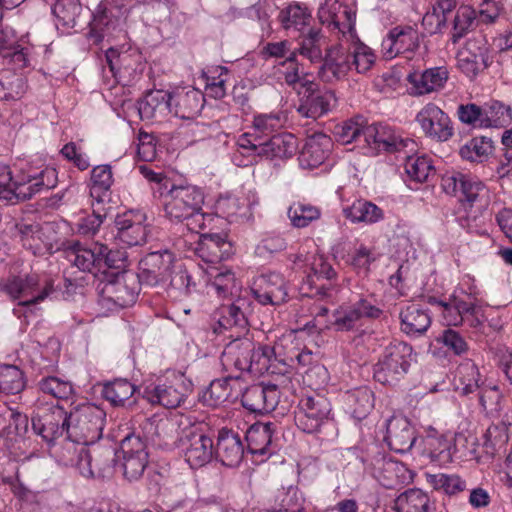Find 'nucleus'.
<instances>
[{
  "mask_svg": "<svg viewBox=\"0 0 512 512\" xmlns=\"http://www.w3.org/2000/svg\"><path fill=\"white\" fill-rule=\"evenodd\" d=\"M163 207L165 217L172 222H186L187 228L198 233L205 227V215L202 212L204 194L196 186L181 184L160 191L158 199Z\"/></svg>",
  "mask_w": 512,
  "mask_h": 512,
  "instance_id": "obj_1",
  "label": "nucleus"
},
{
  "mask_svg": "<svg viewBox=\"0 0 512 512\" xmlns=\"http://www.w3.org/2000/svg\"><path fill=\"white\" fill-rule=\"evenodd\" d=\"M273 350L268 346H256L248 337L230 341L222 351L220 361L228 372H249L255 376L275 373L272 365Z\"/></svg>",
  "mask_w": 512,
  "mask_h": 512,
  "instance_id": "obj_2",
  "label": "nucleus"
},
{
  "mask_svg": "<svg viewBox=\"0 0 512 512\" xmlns=\"http://www.w3.org/2000/svg\"><path fill=\"white\" fill-rule=\"evenodd\" d=\"M56 185V171L45 168L39 174H21L14 179L9 166L0 164V200L13 202L30 199L36 193Z\"/></svg>",
  "mask_w": 512,
  "mask_h": 512,
  "instance_id": "obj_3",
  "label": "nucleus"
},
{
  "mask_svg": "<svg viewBox=\"0 0 512 512\" xmlns=\"http://www.w3.org/2000/svg\"><path fill=\"white\" fill-rule=\"evenodd\" d=\"M106 413L94 404H83L69 413L67 438L74 444L89 446L102 437Z\"/></svg>",
  "mask_w": 512,
  "mask_h": 512,
  "instance_id": "obj_4",
  "label": "nucleus"
},
{
  "mask_svg": "<svg viewBox=\"0 0 512 512\" xmlns=\"http://www.w3.org/2000/svg\"><path fill=\"white\" fill-rule=\"evenodd\" d=\"M1 290L12 300H21L19 305L36 304L54 292V279L47 275L31 273L25 276L8 277Z\"/></svg>",
  "mask_w": 512,
  "mask_h": 512,
  "instance_id": "obj_5",
  "label": "nucleus"
},
{
  "mask_svg": "<svg viewBox=\"0 0 512 512\" xmlns=\"http://www.w3.org/2000/svg\"><path fill=\"white\" fill-rule=\"evenodd\" d=\"M413 349L410 345L394 341L382 351L374 367V378L382 384H394L408 372Z\"/></svg>",
  "mask_w": 512,
  "mask_h": 512,
  "instance_id": "obj_6",
  "label": "nucleus"
},
{
  "mask_svg": "<svg viewBox=\"0 0 512 512\" xmlns=\"http://www.w3.org/2000/svg\"><path fill=\"white\" fill-rule=\"evenodd\" d=\"M191 391V383L182 375L144 388L143 397L151 404L167 409L181 406Z\"/></svg>",
  "mask_w": 512,
  "mask_h": 512,
  "instance_id": "obj_7",
  "label": "nucleus"
},
{
  "mask_svg": "<svg viewBox=\"0 0 512 512\" xmlns=\"http://www.w3.org/2000/svg\"><path fill=\"white\" fill-rule=\"evenodd\" d=\"M331 406L320 394L304 395L295 411V424L305 433H316L328 419Z\"/></svg>",
  "mask_w": 512,
  "mask_h": 512,
  "instance_id": "obj_8",
  "label": "nucleus"
},
{
  "mask_svg": "<svg viewBox=\"0 0 512 512\" xmlns=\"http://www.w3.org/2000/svg\"><path fill=\"white\" fill-rule=\"evenodd\" d=\"M299 105L297 111L303 117L317 119L328 113L335 102L331 91H320L318 84L313 81H304L297 88Z\"/></svg>",
  "mask_w": 512,
  "mask_h": 512,
  "instance_id": "obj_9",
  "label": "nucleus"
},
{
  "mask_svg": "<svg viewBox=\"0 0 512 512\" xmlns=\"http://www.w3.org/2000/svg\"><path fill=\"white\" fill-rule=\"evenodd\" d=\"M415 121L425 136L440 142L453 136V126L449 116L436 104L428 103L416 114Z\"/></svg>",
  "mask_w": 512,
  "mask_h": 512,
  "instance_id": "obj_10",
  "label": "nucleus"
},
{
  "mask_svg": "<svg viewBox=\"0 0 512 512\" xmlns=\"http://www.w3.org/2000/svg\"><path fill=\"white\" fill-rule=\"evenodd\" d=\"M185 460L191 468H200L209 463L214 455V444L211 437L197 428L184 432L181 438Z\"/></svg>",
  "mask_w": 512,
  "mask_h": 512,
  "instance_id": "obj_11",
  "label": "nucleus"
},
{
  "mask_svg": "<svg viewBox=\"0 0 512 512\" xmlns=\"http://www.w3.org/2000/svg\"><path fill=\"white\" fill-rule=\"evenodd\" d=\"M124 476L132 481L139 479L148 464L146 443L138 435H128L121 441Z\"/></svg>",
  "mask_w": 512,
  "mask_h": 512,
  "instance_id": "obj_12",
  "label": "nucleus"
},
{
  "mask_svg": "<svg viewBox=\"0 0 512 512\" xmlns=\"http://www.w3.org/2000/svg\"><path fill=\"white\" fill-rule=\"evenodd\" d=\"M252 293L261 304L279 305L287 300V283L279 273L262 274L254 281Z\"/></svg>",
  "mask_w": 512,
  "mask_h": 512,
  "instance_id": "obj_13",
  "label": "nucleus"
},
{
  "mask_svg": "<svg viewBox=\"0 0 512 512\" xmlns=\"http://www.w3.org/2000/svg\"><path fill=\"white\" fill-rule=\"evenodd\" d=\"M280 399V391L274 384H254L242 394V405L254 413L273 411Z\"/></svg>",
  "mask_w": 512,
  "mask_h": 512,
  "instance_id": "obj_14",
  "label": "nucleus"
},
{
  "mask_svg": "<svg viewBox=\"0 0 512 512\" xmlns=\"http://www.w3.org/2000/svg\"><path fill=\"white\" fill-rule=\"evenodd\" d=\"M69 414L54 406L43 415L32 417V429L47 442H52L64 433H68Z\"/></svg>",
  "mask_w": 512,
  "mask_h": 512,
  "instance_id": "obj_15",
  "label": "nucleus"
},
{
  "mask_svg": "<svg viewBox=\"0 0 512 512\" xmlns=\"http://www.w3.org/2000/svg\"><path fill=\"white\" fill-rule=\"evenodd\" d=\"M145 215L141 212L128 211L115 219L116 238L127 246L142 245L146 242L147 230L144 225Z\"/></svg>",
  "mask_w": 512,
  "mask_h": 512,
  "instance_id": "obj_16",
  "label": "nucleus"
},
{
  "mask_svg": "<svg viewBox=\"0 0 512 512\" xmlns=\"http://www.w3.org/2000/svg\"><path fill=\"white\" fill-rule=\"evenodd\" d=\"M442 189L450 195L459 197L460 201L472 205L484 189V185L472 177L460 172H450L442 176Z\"/></svg>",
  "mask_w": 512,
  "mask_h": 512,
  "instance_id": "obj_17",
  "label": "nucleus"
},
{
  "mask_svg": "<svg viewBox=\"0 0 512 512\" xmlns=\"http://www.w3.org/2000/svg\"><path fill=\"white\" fill-rule=\"evenodd\" d=\"M364 142L375 150L388 152L401 151L409 143H412L409 139H404L396 134L392 128L381 124H372L366 127Z\"/></svg>",
  "mask_w": 512,
  "mask_h": 512,
  "instance_id": "obj_18",
  "label": "nucleus"
},
{
  "mask_svg": "<svg viewBox=\"0 0 512 512\" xmlns=\"http://www.w3.org/2000/svg\"><path fill=\"white\" fill-rule=\"evenodd\" d=\"M385 441L397 453L408 452L416 441L415 430L407 418L393 416L387 422Z\"/></svg>",
  "mask_w": 512,
  "mask_h": 512,
  "instance_id": "obj_19",
  "label": "nucleus"
},
{
  "mask_svg": "<svg viewBox=\"0 0 512 512\" xmlns=\"http://www.w3.org/2000/svg\"><path fill=\"white\" fill-rule=\"evenodd\" d=\"M101 294L107 300L120 307H127L135 303L138 292L133 276L117 274L111 281L103 283Z\"/></svg>",
  "mask_w": 512,
  "mask_h": 512,
  "instance_id": "obj_20",
  "label": "nucleus"
},
{
  "mask_svg": "<svg viewBox=\"0 0 512 512\" xmlns=\"http://www.w3.org/2000/svg\"><path fill=\"white\" fill-rule=\"evenodd\" d=\"M341 8V5L334 1L330 3L326 0L318 10V17L328 30H339V32H353L356 23V11L347 6L343 7V11L337 14L335 10Z\"/></svg>",
  "mask_w": 512,
  "mask_h": 512,
  "instance_id": "obj_21",
  "label": "nucleus"
},
{
  "mask_svg": "<svg viewBox=\"0 0 512 512\" xmlns=\"http://www.w3.org/2000/svg\"><path fill=\"white\" fill-rule=\"evenodd\" d=\"M204 106V95L197 89H178L171 93L172 114L181 119H193Z\"/></svg>",
  "mask_w": 512,
  "mask_h": 512,
  "instance_id": "obj_22",
  "label": "nucleus"
},
{
  "mask_svg": "<svg viewBox=\"0 0 512 512\" xmlns=\"http://www.w3.org/2000/svg\"><path fill=\"white\" fill-rule=\"evenodd\" d=\"M449 77L445 67H434L423 72H413L407 77L412 86V94L421 96L442 89Z\"/></svg>",
  "mask_w": 512,
  "mask_h": 512,
  "instance_id": "obj_23",
  "label": "nucleus"
},
{
  "mask_svg": "<svg viewBox=\"0 0 512 512\" xmlns=\"http://www.w3.org/2000/svg\"><path fill=\"white\" fill-rule=\"evenodd\" d=\"M214 454L226 466L233 467L238 465L244 454L239 435L230 430H220L216 447L214 448Z\"/></svg>",
  "mask_w": 512,
  "mask_h": 512,
  "instance_id": "obj_24",
  "label": "nucleus"
},
{
  "mask_svg": "<svg viewBox=\"0 0 512 512\" xmlns=\"http://www.w3.org/2000/svg\"><path fill=\"white\" fill-rule=\"evenodd\" d=\"M103 244L92 243L89 247L80 242H74L67 249L69 260L81 271L91 272L93 268H101V257L103 256Z\"/></svg>",
  "mask_w": 512,
  "mask_h": 512,
  "instance_id": "obj_25",
  "label": "nucleus"
},
{
  "mask_svg": "<svg viewBox=\"0 0 512 512\" xmlns=\"http://www.w3.org/2000/svg\"><path fill=\"white\" fill-rule=\"evenodd\" d=\"M297 151V139L290 133H280L268 141L260 143L258 156L270 160H284L292 157Z\"/></svg>",
  "mask_w": 512,
  "mask_h": 512,
  "instance_id": "obj_26",
  "label": "nucleus"
},
{
  "mask_svg": "<svg viewBox=\"0 0 512 512\" xmlns=\"http://www.w3.org/2000/svg\"><path fill=\"white\" fill-rule=\"evenodd\" d=\"M113 182V173L110 165H98L91 170L89 188L92 207H94V203L101 205L109 200Z\"/></svg>",
  "mask_w": 512,
  "mask_h": 512,
  "instance_id": "obj_27",
  "label": "nucleus"
},
{
  "mask_svg": "<svg viewBox=\"0 0 512 512\" xmlns=\"http://www.w3.org/2000/svg\"><path fill=\"white\" fill-rule=\"evenodd\" d=\"M332 148V139L325 134H316L310 137L300 156V160L309 168L321 165L329 156Z\"/></svg>",
  "mask_w": 512,
  "mask_h": 512,
  "instance_id": "obj_28",
  "label": "nucleus"
},
{
  "mask_svg": "<svg viewBox=\"0 0 512 512\" xmlns=\"http://www.w3.org/2000/svg\"><path fill=\"white\" fill-rule=\"evenodd\" d=\"M392 509L395 512H435V501L420 489H409L395 500Z\"/></svg>",
  "mask_w": 512,
  "mask_h": 512,
  "instance_id": "obj_29",
  "label": "nucleus"
},
{
  "mask_svg": "<svg viewBox=\"0 0 512 512\" xmlns=\"http://www.w3.org/2000/svg\"><path fill=\"white\" fill-rule=\"evenodd\" d=\"M498 13L496 9L482 10L477 16L476 11L470 6H461L457 10L454 19V29L456 32H466L471 29H483L484 24H489L495 21Z\"/></svg>",
  "mask_w": 512,
  "mask_h": 512,
  "instance_id": "obj_30",
  "label": "nucleus"
},
{
  "mask_svg": "<svg viewBox=\"0 0 512 512\" xmlns=\"http://www.w3.org/2000/svg\"><path fill=\"white\" fill-rule=\"evenodd\" d=\"M142 119L164 117L172 112L171 93L163 90L150 91L139 103L138 107Z\"/></svg>",
  "mask_w": 512,
  "mask_h": 512,
  "instance_id": "obj_31",
  "label": "nucleus"
},
{
  "mask_svg": "<svg viewBox=\"0 0 512 512\" xmlns=\"http://www.w3.org/2000/svg\"><path fill=\"white\" fill-rule=\"evenodd\" d=\"M401 330L408 335L423 334L431 325L428 311L418 304H410L400 312Z\"/></svg>",
  "mask_w": 512,
  "mask_h": 512,
  "instance_id": "obj_32",
  "label": "nucleus"
},
{
  "mask_svg": "<svg viewBox=\"0 0 512 512\" xmlns=\"http://www.w3.org/2000/svg\"><path fill=\"white\" fill-rule=\"evenodd\" d=\"M278 19L285 30L304 32L307 29L308 32H314L310 28L312 22L311 12L300 3H292L281 10Z\"/></svg>",
  "mask_w": 512,
  "mask_h": 512,
  "instance_id": "obj_33",
  "label": "nucleus"
},
{
  "mask_svg": "<svg viewBox=\"0 0 512 512\" xmlns=\"http://www.w3.org/2000/svg\"><path fill=\"white\" fill-rule=\"evenodd\" d=\"M424 450L431 461L447 464L452 461V443L445 435L438 434L435 429H429L423 440Z\"/></svg>",
  "mask_w": 512,
  "mask_h": 512,
  "instance_id": "obj_34",
  "label": "nucleus"
},
{
  "mask_svg": "<svg viewBox=\"0 0 512 512\" xmlns=\"http://www.w3.org/2000/svg\"><path fill=\"white\" fill-rule=\"evenodd\" d=\"M343 214L353 223L374 224L384 218L383 210L365 199L355 200L351 205L343 208Z\"/></svg>",
  "mask_w": 512,
  "mask_h": 512,
  "instance_id": "obj_35",
  "label": "nucleus"
},
{
  "mask_svg": "<svg viewBox=\"0 0 512 512\" xmlns=\"http://www.w3.org/2000/svg\"><path fill=\"white\" fill-rule=\"evenodd\" d=\"M57 30H69L78 25L82 6L78 0H57L52 7Z\"/></svg>",
  "mask_w": 512,
  "mask_h": 512,
  "instance_id": "obj_36",
  "label": "nucleus"
},
{
  "mask_svg": "<svg viewBox=\"0 0 512 512\" xmlns=\"http://www.w3.org/2000/svg\"><path fill=\"white\" fill-rule=\"evenodd\" d=\"M273 423H255L246 432L248 450L251 454H271Z\"/></svg>",
  "mask_w": 512,
  "mask_h": 512,
  "instance_id": "obj_37",
  "label": "nucleus"
},
{
  "mask_svg": "<svg viewBox=\"0 0 512 512\" xmlns=\"http://www.w3.org/2000/svg\"><path fill=\"white\" fill-rule=\"evenodd\" d=\"M308 265L310 268V273L307 277L309 285L314 286L317 289V292L321 295L327 296V290H329V287H326L324 284H317V281H333L337 276L336 271L332 267L331 263L320 254L311 256Z\"/></svg>",
  "mask_w": 512,
  "mask_h": 512,
  "instance_id": "obj_38",
  "label": "nucleus"
},
{
  "mask_svg": "<svg viewBox=\"0 0 512 512\" xmlns=\"http://www.w3.org/2000/svg\"><path fill=\"white\" fill-rule=\"evenodd\" d=\"M349 55L344 48L337 46L327 51L321 72L327 81L340 79L350 70Z\"/></svg>",
  "mask_w": 512,
  "mask_h": 512,
  "instance_id": "obj_39",
  "label": "nucleus"
},
{
  "mask_svg": "<svg viewBox=\"0 0 512 512\" xmlns=\"http://www.w3.org/2000/svg\"><path fill=\"white\" fill-rule=\"evenodd\" d=\"M208 276V294H215L218 298H227L237 290L235 275L228 268H211Z\"/></svg>",
  "mask_w": 512,
  "mask_h": 512,
  "instance_id": "obj_40",
  "label": "nucleus"
},
{
  "mask_svg": "<svg viewBox=\"0 0 512 512\" xmlns=\"http://www.w3.org/2000/svg\"><path fill=\"white\" fill-rule=\"evenodd\" d=\"M463 294V291L460 294L455 291L448 301L441 302L442 316L448 326L462 325L465 321V313L472 309L471 300L465 299Z\"/></svg>",
  "mask_w": 512,
  "mask_h": 512,
  "instance_id": "obj_41",
  "label": "nucleus"
},
{
  "mask_svg": "<svg viewBox=\"0 0 512 512\" xmlns=\"http://www.w3.org/2000/svg\"><path fill=\"white\" fill-rule=\"evenodd\" d=\"M405 466L392 459H382L380 465L375 470V477L385 488L394 489L405 483Z\"/></svg>",
  "mask_w": 512,
  "mask_h": 512,
  "instance_id": "obj_42",
  "label": "nucleus"
},
{
  "mask_svg": "<svg viewBox=\"0 0 512 512\" xmlns=\"http://www.w3.org/2000/svg\"><path fill=\"white\" fill-rule=\"evenodd\" d=\"M172 262V254L168 251L153 252L141 260L140 265L143 273H147L155 281H163L170 274Z\"/></svg>",
  "mask_w": 512,
  "mask_h": 512,
  "instance_id": "obj_43",
  "label": "nucleus"
},
{
  "mask_svg": "<svg viewBox=\"0 0 512 512\" xmlns=\"http://www.w3.org/2000/svg\"><path fill=\"white\" fill-rule=\"evenodd\" d=\"M346 403L354 418H366L374 407V393L368 387H359L346 393Z\"/></svg>",
  "mask_w": 512,
  "mask_h": 512,
  "instance_id": "obj_44",
  "label": "nucleus"
},
{
  "mask_svg": "<svg viewBox=\"0 0 512 512\" xmlns=\"http://www.w3.org/2000/svg\"><path fill=\"white\" fill-rule=\"evenodd\" d=\"M239 375L228 376L222 379H216L211 382L209 388L203 395V399L211 406H218L233 396L232 384H237Z\"/></svg>",
  "mask_w": 512,
  "mask_h": 512,
  "instance_id": "obj_45",
  "label": "nucleus"
},
{
  "mask_svg": "<svg viewBox=\"0 0 512 512\" xmlns=\"http://www.w3.org/2000/svg\"><path fill=\"white\" fill-rule=\"evenodd\" d=\"M135 391V386L127 379H116L104 385L102 395L113 406H124Z\"/></svg>",
  "mask_w": 512,
  "mask_h": 512,
  "instance_id": "obj_46",
  "label": "nucleus"
},
{
  "mask_svg": "<svg viewBox=\"0 0 512 512\" xmlns=\"http://www.w3.org/2000/svg\"><path fill=\"white\" fill-rule=\"evenodd\" d=\"M243 303L244 300L238 299L231 305L221 307V317L218 320L219 326L225 330L236 329L239 330V332L245 331L247 328V319L241 308Z\"/></svg>",
  "mask_w": 512,
  "mask_h": 512,
  "instance_id": "obj_47",
  "label": "nucleus"
},
{
  "mask_svg": "<svg viewBox=\"0 0 512 512\" xmlns=\"http://www.w3.org/2000/svg\"><path fill=\"white\" fill-rule=\"evenodd\" d=\"M26 386L24 373L17 366L4 365L0 367V392L4 394H19Z\"/></svg>",
  "mask_w": 512,
  "mask_h": 512,
  "instance_id": "obj_48",
  "label": "nucleus"
},
{
  "mask_svg": "<svg viewBox=\"0 0 512 512\" xmlns=\"http://www.w3.org/2000/svg\"><path fill=\"white\" fill-rule=\"evenodd\" d=\"M16 233L22 245L33 252L39 254L46 247L43 239V233L39 224L20 223L16 225Z\"/></svg>",
  "mask_w": 512,
  "mask_h": 512,
  "instance_id": "obj_49",
  "label": "nucleus"
},
{
  "mask_svg": "<svg viewBox=\"0 0 512 512\" xmlns=\"http://www.w3.org/2000/svg\"><path fill=\"white\" fill-rule=\"evenodd\" d=\"M288 218L295 228H304L321 216L318 207L304 202H294L288 209Z\"/></svg>",
  "mask_w": 512,
  "mask_h": 512,
  "instance_id": "obj_50",
  "label": "nucleus"
},
{
  "mask_svg": "<svg viewBox=\"0 0 512 512\" xmlns=\"http://www.w3.org/2000/svg\"><path fill=\"white\" fill-rule=\"evenodd\" d=\"M493 151V142L487 137H475L460 148V156L471 162L484 161Z\"/></svg>",
  "mask_w": 512,
  "mask_h": 512,
  "instance_id": "obj_51",
  "label": "nucleus"
},
{
  "mask_svg": "<svg viewBox=\"0 0 512 512\" xmlns=\"http://www.w3.org/2000/svg\"><path fill=\"white\" fill-rule=\"evenodd\" d=\"M67 452H73L75 456L69 458L66 464L75 467L79 473L86 478L97 477L95 467L92 462V452L88 446L77 447L75 445H71L67 447Z\"/></svg>",
  "mask_w": 512,
  "mask_h": 512,
  "instance_id": "obj_52",
  "label": "nucleus"
},
{
  "mask_svg": "<svg viewBox=\"0 0 512 512\" xmlns=\"http://www.w3.org/2000/svg\"><path fill=\"white\" fill-rule=\"evenodd\" d=\"M304 508V500L296 487L290 486L287 489H281L275 497V505L272 506L273 512H301Z\"/></svg>",
  "mask_w": 512,
  "mask_h": 512,
  "instance_id": "obj_53",
  "label": "nucleus"
},
{
  "mask_svg": "<svg viewBox=\"0 0 512 512\" xmlns=\"http://www.w3.org/2000/svg\"><path fill=\"white\" fill-rule=\"evenodd\" d=\"M484 437L485 452L494 456L506 446L509 440L508 426L502 421L494 423L488 427Z\"/></svg>",
  "mask_w": 512,
  "mask_h": 512,
  "instance_id": "obj_54",
  "label": "nucleus"
},
{
  "mask_svg": "<svg viewBox=\"0 0 512 512\" xmlns=\"http://www.w3.org/2000/svg\"><path fill=\"white\" fill-rule=\"evenodd\" d=\"M457 3L458 0H431L433 11L423 17V25L432 30L435 24V30H441L446 21L445 14L451 12Z\"/></svg>",
  "mask_w": 512,
  "mask_h": 512,
  "instance_id": "obj_55",
  "label": "nucleus"
},
{
  "mask_svg": "<svg viewBox=\"0 0 512 512\" xmlns=\"http://www.w3.org/2000/svg\"><path fill=\"white\" fill-rule=\"evenodd\" d=\"M201 251H207L209 254L208 261L214 262L223 258L224 254L229 252L230 243L227 242L225 236L217 233L202 234Z\"/></svg>",
  "mask_w": 512,
  "mask_h": 512,
  "instance_id": "obj_56",
  "label": "nucleus"
},
{
  "mask_svg": "<svg viewBox=\"0 0 512 512\" xmlns=\"http://www.w3.org/2000/svg\"><path fill=\"white\" fill-rule=\"evenodd\" d=\"M97 477L110 476L115 464V451L111 447L90 448Z\"/></svg>",
  "mask_w": 512,
  "mask_h": 512,
  "instance_id": "obj_57",
  "label": "nucleus"
},
{
  "mask_svg": "<svg viewBox=\"0 0 512 512\" xmlns=\"http://www.w3.org/2000/svg\"><path fill=\"white\" fill-rule=\"evenodd\" d=\"M407 175L417 181L425 182L434 173L431 160L426 156H408L405 162Z\"/></svg>",
  "mask_w": 512,
  "mask_h": 512,
  "instance_id": "obj_58",
  "label": "nucleus"
},
{
  "mask_svg": "<svg viewBox=\"0 0 512 512\" xmlns=\"http://www.w3.org/2000/svg\"><path fill=\"white\" fill-rule=\"evenodd\" d=\"M353 306H340L332 314L331 326L340 332L354 330L359 323V314Z\"/></svg>",
  "mask_w": 512,
  "mask_h": 512,
  "instance_id": "obj_59",
  "label": "nucleus"
},
{
  "mask_svg": "<svg viewBox=\"0 0 512 512\" xmlns=\"http://www.w3.org/2000/svg\"><path fill=\"white\" fill-rule=\"evenodd\" d=\"M377 259L375 249L360 244L349 256L348 263L357 274L367 275L370 265Z\"/></svg>",
  "mask_w": 512,
  "mask_h": 512,
  "instance_id": "obj_60",
  "label": "nucleus"
},
{
  "mask_svg": "<svg viewBox=\"0 0 512 512\" xmlns=\"http://www.w3.org/2000/svg\"><path fill=\"white\" fill-rule=\"evenodd\" d=\"M206 79L205 89L207 95L215 99H221L226 94V78L227 69L225 67H217L214 70H209L208 73H203Z\"/></svg>",
  "mask_w": 512,
  "mask_h": 512,
  "instance_id": "obj_61",
  "label": "nucleus"
},
{
  "mask_svg": "<svg viewBox=\"0 0 512 512\" xmlns=\"http://www.w3.org/2000/svg\"><path fill=\"white\" fill-rule=\"evenodd\" d=\"M39 390L57 399H68L73 394L72 384L58 377L43 378L38 383Z\"/></svg>",
  "mask_w": 512,
  "mask_h": 512,
  "instance_id": "obj_62",
  "label": "nucleus"
},
{
  "mask_svg": "<svg viewBox=\"0 0 512 512\" xmlns=\"http://www.w3.org/2000/svg\"><path fill=\"white\" fill-rule=\"evenodd\" d=\"M484 118H481L483 127H500L509 122L510 109L499 102H493L483 109Z\"/></svg>",
  "mask_w": 512,
  "mask_h": 512,
  "instance_id": "obj_63",
  "label": "nucleus"
},
{
  "mask_svg": "<svg viewBox=\"0 0 512 512\" xmlns=\"http://www.w3.org/2000/svg\"><path fill=\"white\" fill-rule=\"evenodd\" d=\"M368 125L364 124L362 119L348 120L336 126V135L343 144L364 139V131Z\"/></svg>",
  "mask_w": 512,
  "mask_h": 512,
  "instance_id": "obj_64",
  "label": "nucleus"
}]
</instances>
